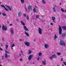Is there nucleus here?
Returning <instances> with one entry per match:
<instances>
[{
  "instance_id": "f257e3e1",
  "label": "nucleus",
  "mask_w": 66,
  "mask_h": 66,
  "mask_svg": "<svg viewBox=\"0 0 66 66\" xmlns=\"http://www.w3.org/2000/svg\"><path fill=\"white\" fill-rule=\"evenodd\" d=\"M21 23L23 26V28L24 29V30L26 31H29V30L28 29L26 26H25V23H24V22H23V21H21Z\"/></svg>"
},
{
  "instance_id": "f03ea898",
  "label": "nucleus",
  "mask_w": 66,
  "mask_h": 66,
  "mask_svg": "<svg viewBox=\"0 0 66 66\" xmlns=\"http://www.w3.org/2000/svg\"><path fill=\"white\" fill-rule=\"evenodd\" d=\"M60 45H61V46H65L66 45V44H65V43L64 42V41H63V40H61L60 42Z\"/></svg>"
},
{
  "instance_id": "7ed1b4c3",
  "label": "nucleus",
  "mask_w": 66,
  "mask_h": 66,
  "mask_svg": "<svg viewBox=\"0 0 66 66\" xmlns=\"http://www.w3.org/2000/svg\"><path fill=\"white\" fill-rule=\"evenodd\" d=\"M59 33L60 35H61L62 33V27L60 26V25H59Z\"/></svg>"
},
{
  "instance_id": "20e7f679",
  "label": "nucleus",
  "mask_w": 66,
  "mask_h": 66,
  "mask_svg": "<svg viewBox=\"0 0 66 66\" xmlns=\"http://www.w3.org/2000/svg\"><path fill=\"white\" fill-rule=\"evenodd\" d=\"M24 43L26 46H27V47H30V43L28 42H24Z\"/></svg>"
},
{
  "instance_id": "39448f33",
  "label": "nucleus",
  "mask_w": 66,
  "mask_h": 66,
  "mask_svg": "<svg viewBox=\"0 0 66 66\" xmlns=\"http://www.w3.org/2000/svg\"><path fill=\"white\" fill-rule=\"evenodd\" d=\"M2 29L3 31H7V29L6 27H5L4 26L2 25Z\"/></svg>"
},
{
  "instance_id": "423d86ee",
  "label": "nucleus",
  "mask_w": 66,
  "mask_h": 66,
  "mask_svg": "<svg viewBox=\"0 0 66 66\" xmlns=\"http://www.w3.org/2000/svg\"><path fill=\"white\" fill-rule=\"evenodd\" d=\"M38 31L39 33V34H40V35L42 34V29L41 28H39Z\"/></svg>"
},
{
  "instance_id": "0eeeda50",
  "label": "nucleus",
  "mask_w": 66,
  "mask_h": 66,
  "mask_svg": "<svg viewBox=\"0 0 66 66\" xmlns=\"http://www.w3.org/2000/svg\"><path fill=\"white\" fill-rule=\"evenodd\" d=\"M5 52H6V53H5V57L6 59H7V53H10V52H7V51L5 50Z\"/></svg>"
},
{
  "instance_id": "6e6552de",
  "label": "nucleus",
  "mask_w": 66,
  "mask_h": 66,
  "mask_svg": "<svg viewBox=\"0 0 66 66\" xmlns=\"http://www.w3.org/2000/svg\"><path fill=\"white\" fill-rule=\"evenodd\" d=\"M33 57V55H31L29 56V57L28 58V59L29 61H31V59H32V57Z\"/></svg>"
},
{
  "instance_id": "1a4fd4ad",
  "label": "nucleus",
  "mask_w": 66,
  "mask_h": 66,
  "mask_svg": "<svg viewBox=\"0 0 66 66\" xmlns=\"http://www.w3.org/2000/svg\"><path fill=\"white\" fill-rule=\"evenodd\" d=\"M1 7H4V9H5V10H6L7 11H9V9H6V8H5V6H4V5H1Z\"/></svg>"
},
{
  "instance_id": "9d476101",
  "label": "nucleus",
  "mask_w": 66,
  "mask_h": 66,
  "mask_svg": "<svg viewBox=\"0 0 66 66\" xmlns=\"http://www.w3.org/2000/svg\"><path fill=\"white\" fill-rule=\"evenodd\" d=\"M52 18L53 22L54 23H55L56 22L55 20V18L54 16H52Z\"/></svg>"
},
{
  "instance_id": "9b49d317",
  "label": "nucleus",
  "mask_w": 66,
  "mask_h": 66,
  "mask_svg": "<svg viewBox=\"0 0 66 66\" xmlns=\"http://www.w3.org/2000/svg\"><path fill=\"white\" fill-rule=\"evenodd\" d=\"M66 34L65 33H63L62 34V35L61 36V37L62 38L65 37V36H66Z\"/></svg>"
},
{
  "instance_id": "f8f14e48",
  "label": "nucleus",
  "mask_w": 66,
  "mask_h": 66,
  "mask_svg": "<svg viewBox=\"0 0 66 66\" xmlns=\"http://www.w3.org/2000/svg\"><path fill=\"white\" fill-rule=\"evenodd\" d=\"M44 47H45V48L46 49H47V48L49 47V46L48 44H45L44 45Z\"/></svg>"
},
{
  "instance_id": "ddd939ff",
  "label": "nucleus",
  "mask_w": 66,
  "mask_h": 66,
  "mask_svg": "<svg viewBox=\"0 0 66 66\" xmlns=\"http://www.w3.org/2000/svg\"><path fill=\"white\" fill-rule=\"evenodd\" d=\"M46 60H45V61H42V63L43 65H46Z\"/></svg>"
},
{
  "instance_id": "4468645a",
  "label": "nucleus",
  "mask_w": 66,
  "mask_h": 66,
  "mask_svg": "<svg viewBox=\"0 0 66 66\" xmlns=\"http://www.w3.org/2000/svg\"><path fill=\"white\" fill-rule=\"evenodd\" d=\"M10 32L12 35H13L14 34V30H13V29H12L11 30Z\"/></svg>"
},
{
  "instance_id": "2eb2a0df",
  "label": "nucleus",
  "mask_w": 66,
  "mask_h": 66,
  "mask_svg": "<svg viewBox=\"0 0 66 66\" xmlns=\"http://www.w3.org/2000/svg\"><path fill=\"white\" fill-rule=\"evenodd\" d=\"M28 9L29 11L30 10H32V6H29L28 7Z\"/></svg>"
},
{
  "instance_id": "dca6fc26",
  "label": "nucleus",
  "mask_w": 66,
  "mask_h": 66,
  "mask_svg": "<svg viewBox=\"0 0 66 66\" xmlns=\"http://www.w3.org/2000/svg\"><path fill=\"white\" fill-rule=\"evenodd\" d=\"M52 56L53 58L54 59H56V55H55V54H53L52 55Z\"/></svg>"
},
{
  "instance_id": "f3484780",
  "label": "nucleus",
  "mask_w": 66,
  "mask_h": 66,
  "mask_svg": "<svg viewBox=\"0 0 66 66\" xmlns=\"http://www.w3.org/2000/svg\"><path fill=\"white\" fill-rule=\"evenodd\" d=\"M6 6L7 7V8L9 9V10H10V11H11V10H12V9H11V7H10V6L8 5H6Z\"/></svg>"
},
{
  "instance_id": "a211bd4d",
  "label": "nucleus",
  "mask_w": 66,
  "mask_h": 66,
  "mask_svg": "<svg viewBox=\"0 0 66 66\" xmlns=\"http://www.w3.org/2000/svg\"><path fill=\"white\" fill-rule=\"evenodd\" d=\"M62 28L65 31H66V27L65 26H64L63 27H62Z\"/></svg>"
},
{
  "instance_id": "6ab92c4d",
  "label": "nucleus",
  "mask_w": 66,
  "mask_h": 66,
  "mask_svg": "<svg viewBox=\"0 0 66 66\" xmlns=\"http://www.w3.org/2000/svg\"><path fill=\"white\" fill-rule=\"evenodd\" d=\"M21 14H22V13H21V12H19L18 13V16H20H20H21Z\"/></svg>"
},
{
  "instance_id": "aec40b11",
  "label": "nucleus",
  "mask_w": 66,
  "mask_h": 66,
  "mask_svg": "<svg viewBox=\"0 0 66 66\" xmlns=\"http://www.w3.org/2000/svg\"><path fill=\"white\" fill-rule=\"evenodd\" d=\"M24 33L25 34H26L27 36L28 37H29V34L28 33H27L26 31H25Z\"/></svg>"
},
{
  "instance_id": "412c9836",
  "label": "nucleus",
  "mask_w": 66,
  "mask_h": 66,
  "mask_svg": "<svg viewBox=\"0 0 66 66\" xmlns=\"http://www.w3.org/2000/svg\"><path fill=\"white\" fill-rule=\"evenodd\" d=\"M14 46H15V45H14V44H13L12 45V46H11V48L12 49V50L13 49V47H14Z\"/></svg>"
},
{
  "instance_id": "4be33fe9",
  "label": "nucleus",
  "mask_w": 66,
  "mask_h": 66,
  "mask_svg": "<svg viewBox=\"0 0 66 66\" xmlns=\"http://www.w3.org/2000/svg\"><path fill=\"white\" fill-rule=\"evenodd\" d=\"M53 12H56V10L55 9V8L54 7L53 8Z\"/></svg>"
},
{
  "instance_id": "5701e85b",
  "label": "nucleus",
  "mask_w": 66,
  "mask_h": 66,
  "mask_svg": "<svg viewBox=\"0 0 66 66\" xmlns=\"http://www.w3.org/2000/svg\"><path fill=\"white\" fill-rule=\"evenodd\" d=\"M21 3L23 4L24 3V0H21Z\"/></svg>"
},
{
  "instance_id": "b1692460",
  "label": "nucleus",
  "mask_w": 66,
  "mask_h": 66,
  "mask_svg": "<svg viewBox=\"0 0 66 66\" xmlns=\"http://www.w3.org/2000/svg\"><path fill=\"white\" fill-rule=\"evenodd\" d=\"M33 11L34 13H36L37 11L35 9V8L33 10Z\"/></svg>"
},
{
  "instance_id": "393cba45",
  "label": "nucleus",
  "mask_w": 66,
  "mask_h": 66,
  "mask_svg": "<svg viewBox=\"0 0 66 66\" xmlns=\"http://www.w3.org/2000/svg\"><path fill=\"white\" fill-rule=\"evenodd\" d=\"M31 53H32V51H31L30 50H29L28 51V54H31Z\"/></svg>"
},
{
  "instance_id": "a878e982",
  "label": "nucleus",
  "mask_w": 66,
  "mask_h": 66,
  "mask_svg": "<svg viewBox=\"0 0 66 66\" xmlns=\"http://www.w3.org/2000/svg\"><path fill=\"white\" fill-rule=\"evenodd\" d=\"M57 54L59 56L60 55H61V53L59 52L57 53Z\"/></svg>"
},
{
  "instance_id": "bb28decb",
  "label": "nucleus",
  "mask_w": 66,
  "mask_h": 66,
  "mask_svg": "<svg viewBox=\"0 0 66 66\" xmlns=\"http://www.w3.org/2000/svg\"><path fill=\"white\" fill-rule=\"evenodd\" d=\"M5 46H6V50H7V48H8V45H5Z\"/></svg>"
},
{
  "instance_id": "cd10ccee",
  "label": "nucleus",
  "mask_w": 66,
  "mask_h": 66,
  "mask_svg": "<svg viewBox=\"0 0 66 66\" xmlns=\"http://www.w3.org/2000/svg\"><path fill=\"white\" fill-rule=\"evenodd\" d=\"M26 18H27V20H29V16H28V15H27Z\"/></svg>"
},
{
  "instance_id": "c85d7f7f",
  "label": "nucleus",
  "mask_w": 66,
  "mask_h": 66,
  "mask_svg": "<svg viewBox=\"0 0 66 66\" xmlns=\"http://www.w3.org/2000/svg\"><path fill=\"white\" fill-rule=\"evenodd\" d=\"M42 2L44 4L46 3V2H45V1L44 0H43L42 1Z\"/></svg>"
},
{
  "instance_id": "c756f323",
  "label": "nucleus",
  "mask_w": 66,
  "mask_h": 66,
  "mask_svg": "<svg viewBox=\"0 0 66 66\" xmlns=\"http://www.w3.org/2000/svg\"><path fill=\"white\" fill-rule=\"evenodd\" d=\"M42 53L40 52L39 53L38 55H39V56H40L42 55Z\"/></svg>"
},
{
  "instance_id": "7c9ffc66",
  "label": "nucleus",
  "mask_w": 66,
  "mask_h": 66,
  "mask_svg": "<svg viewBox=\"0 0 66 66\" xmlns=\"http://www.w3.org/2000/svg\"><path fill=\"white\" fill-rule=\"evenodd\" d=\"M56 38H57V37L56 36V35H55L54 38L56 39Z\"/></svg>"
},
{
  "instance_id": "2f4dec72",
  "label": "nucleus",
  "mask_w": 66,
  "mask_h": 66,
  "mask_svg": "<svg viewBox=\"0 0 66 66\" xmlns=\"http://www.w3.org/2000/svg\"><path fill=\"white\" fill-rule=\"evenodd\" d=\"M2 15H3L4 16H6V14H5L4 13H2Z\"/></svg>"
},
{
  "instance_id": "473e14b6",
  "label": "nucleus",
  "mask_w": 66,
  "mask_h": 66,
  "mask_svg": "<svg viewBox=\"0 0 66 66\" xmlns=\"http://www.w3.org/2000/svg\"><path fill=\"white\" fill-rule=\"evenodd\" d=\"M39 17V15H36V18H38Z\"/></svg>"
},
{
  "instance_id": "72a5a7b5",
  "label": "nucleus",
  "mask_w": 66,
  "mask_h": 66,
  "mask_svg": "<svg viewBox=\"0 0 66 66\" xmlns=\"http://www.w3.org/2000/svg\"><path fill=\"white\" fill-rule=\"evenodd\" d=\"M53 57H49V59H50V60H52L53 59Z\"/></svg>"
},
{
  "instance_id": "f704fd0d",
  "label": "nucleus",
  "mask_w": 66,
  "mask_h": 66,
  "mask_svg": "<svg viewBox=\"0 0 66 66\" xmlns=\"http://www.w3.org/2000/svg\"><path fill=\"white\" fill-rule=\"evenodd\" d=\"M23 16L24 17H26L27 16V15H26V14H23Z\"/></svg>"
},
{
  "instance_id": "c9c22d12",
  "label": "nucleus",
  "mask_w": 66,
  "mask_h": 66,
  "mask_svg": "<svg viewBox=\"0 0 66 66\" xmlns=\"http://www.w3.org/2000/svg\"><path fill=\"white\" fill-rule=\"evenodd\" d=\"M24 9L26 11H28V10H27V8L26 7H25Z\"/></svg>"
},
{
  "instance_id": "e433bc0d",
  "label": "nucleus",
  "mask_w": 66,
  "mask_h": 66,
  "mask_svg": "<svg viewBox=\"0 0 66 66\" xmlns=\"http://www.w3.org/2000/svg\"><path fill=\"white\" fill-rule=\"evenodd\" d=\"M61 11L62 12H64V10H63V9L62 8L61 9Z\"/></svg>"
},
{
  "instance_id": "4c0bfd02",
  "label": "nucleus",
  "mask_w": 66,
  "mask_h": 66,
  "mask_svg": "<svg viewBox=\"0 0 66 66\" xmlns=\"http://www.w3.org/2000/svg\"><path fill=\"white\" fill-rule=\"evenodd\" d=\"M37 60L38 61H39V57H38L37 58Z\"/></svg>"
},
{
  "instance_id": "58836bf2",
  "label": "nucleus",
  "mask_w": 66,
  "mask_h": 66,
  "mask_svg": "<svg viewBox=\"0 0 66 66\" xmlns=\"http://www.w3.org/2000/svg\"><path fill=\"white\" fill-rule=\"evenodd\" d=\"M54 7H58V6H56V5H55L54 6Z\"/></svg>"
},
{
  "instance_id": "ea45409f",
  "label": "nucleus",
  "mask_w": 66,
  "mask_h": 66,
  "mask_svg": "<svg viewBox=\"0 0 66 66\" xmlns=\"http://www.w3.org/2000/svg\"><path fill=\"white\" fill-rule=\"evenodd\" d=\"M20 61H23V60H22V58H21V59H20Z\"/></svg>"
},
{
  "instance_id": "a19ab883",
  "label": "nucleus",
  "mask_w": 66,
  "mask_h": 66,
  "mask_svg": "<svg viewBox=\"0 0 66 66\" xmlns=\"http://www.w3.org/2000/svg\"><path fill=\"white\" fill-rule=\"evenodd\" d=\"M63 63H64V65H65V66H66V63L64 62H63Z\"/></svg>"
},
{
  "instance_id": "79ce46f5",
  "label": "nucleus",
  "mask_w": 66,
  "mask_h": 66,
  "mask_svg": "<svg viewBox=\"0 0 66 66\" xmlns=\"http://www.w3.org/2000/svg\"><path fill=\"white\" fill-rule=\"evenodd\" d=\"M0 50H1V51H3V50L1 48V47H0Z\"/></svg>"
},
{
  "instance_id": "37998d69",
  "label": "nucleus",
  "mask_w": 66,
  "mask_h": 66,
  "mask_svg": "<svg viewBox=\"0 0 66 66\" xmlns=\"http://www.w3.org/2000/svg\"><path fill=\"white\" fill-rule=\"evenodd\" d=\"M21 53L23 55V53H22V51H21Z\"/></svg>"
},
{
  "instance_id": "c03bdc74",
  "label": "nucleus",
  "mask_w": 66,
  "mask_h": 66,
  "mask_svg": "<svg viewBox=\"0 0 66 66\" xmlns=\"http://www.w3.org/2000/svg\"><path fill=\"white\" fill-rule=\"evenodd\" d=\"M16 21H18V22H19V20L18 19H16Z\"/></svg>"
},
{
  "instance_id": "a18cd8bd",
  "label": "nucleus",
  "mask_w": 66,
  "mask_h": 66,
  "mask_svg": "<svg viewBox=\"0 0 66 66\" xmlns=\"http://www.w3.org/2000/svg\"><path fill=\"white\" fill-rule=\"evenodd\" d=\"M3 58H4V56H3L2 58V60H3Z\"/></svg>"
},
{
  "instance_id": "49530a36",
  "label": "nucleus",
  "mask_w": 66,
  "mask_h": 66,
  "mask_svg": "<svg viewBox=\"0 0 66 66\" xmlns=\"http://www.w3.org/2000/svg\"><path fill=\"white\" fill-rule=\"evenodd\" d=\"M51 25H52V26H53V23H50Z\"/></svg>"
},
{
  "instance_id": "de8ad7c7",
  "label": "nucleus",
  "mask_w": 66,
  "mask_h": 66,
  "mask_svg": "<svg viewBox=\"0 0 66 66\" xmlns=\"http://www.w3.org/2000/svg\"><path fill=\"white\" fill-rule=\"evenodd\" d=\"M19 55H20V57H22V56H21V54L20 53L19 54Z\"/></svg>"
},
{
  "instance_id": "09e8293b",
  "label": "nucleus",
  "mask_w": 66,
  "mask_h": 66,
  "mask_svg": "<svg viewBox=\"0 0 66 66\" xmlns=\"http://www.w3.org/2000/svg\"><path fill=\"white\" fill-rule=\"evenodd\" d=\"M63 16H64V18H66V15H63Z\"/></svg>"
},
{
  "instance_id": "8fccbe9b",
  "label": "nucleus",
  "mask_w": 66,
  "mask_h": 66,
  "mask_svg": "<svg viewBox=\"0 0 66 66\" xmlns=\"http://www.w3.org/2000/svg\"><path fill=\"white\" fill-rule=\"evenodd\" d=\"M64 12L65 13H66V10H65L64 11Z\"/></svg>"
},
{
  "instance_id": "3c124183",
  "label": "nucleus",
  "mask_w": 66,
  "mask_h": 66,
  "mask_svg": "<svg viewBox=\"0 0 66 66\" xmlns=\"http://www.w3.org/2000/svg\"><path fill=\"white\" fill-rule=\"evenodd\" d=\"M2 39L3 41H4L5 40L4 39V38H2Z\"/></svg>"
},
{
  "instance_id": "603ef678",
  "label": "nucleus",
  "mask_w": 66,
  "mask_h": 66,
  "mask_svg": "<svg viewBox=\"0 0 66 66\" xmlns=\"http://www.w3.org/2000/svg\"><path fill=\"white\" fill-rule=\"evenodd\" d=\"M12 26V24H9L10 26Z\"/></svg>"
},
{
  "instance_id": "864d4df0",
  "label": "nucleus",
  "mask_w": 66,
  "mask_h": 66,
  "mask_svg": "<svg viewBox=\"0 0 66 66\" xmlns=\"http://www.w3.org/2000/svg\"><path fill=\"white\" fill-rule=\"evenodd\" d=\"M63 58H61V61H63Z\"/></svg>"
},
{
  "instance_id": "5fc2aeb1",
  "label": "nucleus",
  "mask_w": 66,
  "mask_h": 66,
  "mask_svg": "<svg viewBox=\"0 0 66 66\" xmlns=\"http://www.w3.org/2000/svg\"><path fill=\"white\" fill-rule=\"evenodd\" d=\"M19 41H20V42H21V41H22V39H19Z\"/></svg>"
},
{
  "instance_id": "6e6d98bb",
  "label": "nucleus",
  "mask_w": 66,
  "mask_h": 66,
  "mask_svg": "<svg viewBox=\"0 0 66 66\" xmlns=\"http://www.w3.org/2000/svg\"><path fill=\"white\" fill-rule=\"evenodd\" d=\"M44 21H45V20H44V21L42 20V22H44Z\"/></svg>"
},
{
  "instance_id": "4d7b16f0",
  "label": "nucleus",
  "mask_w": 66,
  "mask_h": 66,
  "mask_svg": "<svg viewBox=\"0 0 66 66\" xmlns=\"http://www.w3.org/2000/svg\"><path fill=\"white\" fill-rule=\"evenodd\" d=\"M34 42H35V41H36V40H35V39H34Z\"/></svg>"
},
{
  "instance_id": "13d9d810",
  "label": "nucleus",
  "mask_w": 66,
  "mask_h": 66,
  "mask_svg": "<svg viewBox=\"0 0 66 66\" xmlns=\"http://www.w3.org/2000/svg\"><path fill=\"white\" fill-rule=\"evenodd\" d=\"M1 15V12L0 11V15Z\"/></svg>"
},
{
  "instance_id": "bf43d9fd",
  "label": "nucleus",
  "mask_w": 66,
  "mask_h": 66,
  "mask_svg": "<svg viewBox=\"0 0 66 66\" xmlns=\"http://www.w3.org/2000/svg\"><path fill=\"white\" fill-rule=\"evenodd\" d=\"M1 46H3V44H1Z\"/></svg>"
},
{
  "instance_id": "052dcab7",
  "label": "nucleus",
  "mask_w": 66,
  "mask_h": 66,
  "mask_svg": "<svg viewBox=\"0 0 66 66\" xmlns=\"http://www.w3.org/2000/svg\"><path fill=\"white\" fill-rule=\"evenodd\" d=\"M48 29H49V25L48 26Z\"/></svg>"
},
{
  "instance_id": "680f3d73",
  "label": "nucleus",
  "mask_w": 66,
  "mask_h": 66,
  "mask_svg": "<svg viewBox=\"0 0 66 66\" xmlns=\"http://www.w3.org/2000/svg\"><path fill=\"white\" fill-rule=\"evenodd\" d=\"M1 28V26L0 24V28Z\"/></svg>"
},
{
  "instance_id": "e2e57ef3",
  "label": "nucleus",
  "mask_w": 66,
  "mask_h": 66,
  "mask_svg": "<svg viewBox=\"0 0 66 66\" xmlns=\"http://www.w3.org/2000/svg\"><path fill=\"white\" fill-rule=\"evenodd\" d=\"M36 3H38V2L37 1L36 2Z\"/></svg>"
},
{
  "instance_id": "0e129e2a",
  "label": "nucleus",
  "mask_w": 66,
  "mask_h": 66,
  "mask_svg": "<svg viewBox=\"0 0 66 66\" xmlns=\"http://www.w3.org/2000/svg\"><path fill=\"white\" fill-rule=\"evenodd\" d=\"M7 23H9V22L7 21Z\"/></svg>"
},
{
  "instance_id": "69168bd1",
  "label": "nucleus",
  "mask_w": 66,
  "mask_h": 66,
  "mask_svg": "<svg viewBox=\"0 0 66 66\" xmlns=\"http://www.w3.org/2000/svg\"><path fill=\"white\" fill-rule=\"evenodd\" d=\"M10 59L7 60V61H10Z\"/></svg>"
},
{
  "instance_id": "338daca9",
  "label": "nucleus",
  "mask_w": 66,
  "mask_h": 66,
  "mask_svg": "<svg viewBox=\"0 0 66 66\" xmlns=\"http://www.w3.org/2000/svg\"><path fill=\"white\" fill-rule=\"evenodd\" d=\"M8 56L9 57H10V55H8Z\"/></svg>"
},
{
  "instance_id": "774afa93",
  "label": "nucleus",
  "mask_w": 66,
  "mask_h": 66,
  "mask_svg": "<svg viewBox=\"0 0 66 66\" xmlns=\"http://www.w3.org/2000/svg\"><path fill=\"white\" fill-rule=\"evenodd\" d=\"M0 66H2V65L1 64H0Z\"/></svg>"
}]
</instances>
